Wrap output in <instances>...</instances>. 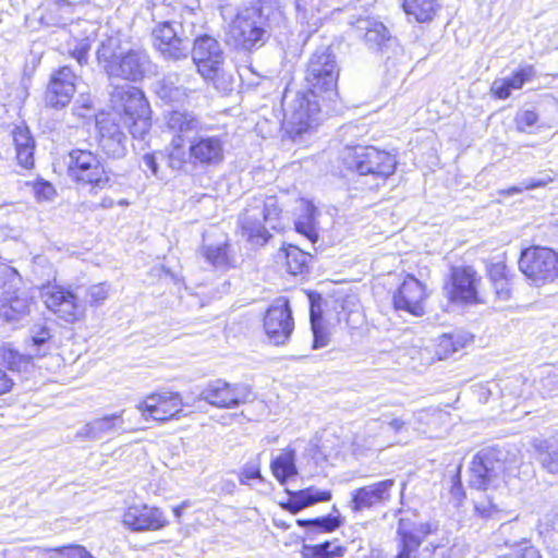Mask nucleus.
Masks as SVG:
<instances>
[{
    "mask_svg": "<svg viewBox=\"0 0 558 558\" xmlns=\"http://www.w3.org/2000/svg\"><path fill=\"white\" fill-rule=\"evenodd\" d=\"M110 286L106 282L82 287H64L47 283L40 288V299L58 318L74 323L84 317L86 303L90 306L102 304L109 296Z\"/></svg>",
    "mask_w": 558,
    "mask_h": 558,
    "instance_id": "f257e3e1",
    "label": "nucleus"
},
{
    "mask_svg": "<svg viewBox=\"0 0 558 558\" xmlns=\"http://www.w3.org/2000/svg\"><path fill=\"white\" fill-rule=\"evenodd\" d=\"M97 59L109 77L137 82L153 73L154 64L143 48L123 50L120 40L110 37L97 49Z\"/></svg>",
    "mask_w": 558,
    "mask_h": 558,
    "instance_id": "f03ea898",
    "label": "nucleus"
},
{
    "mask_svg": "<svg viewBox=\"0 0 558 558\" xmlns=\"http://www.w3.org/2000/svg\"><path fill=\"white\" fill-rule=\"evenodd\" d=\"M113 109L135 138H144L151 128L149 105L137 87L124 84L110 94Z\"/></svg>",
    "mask_w": 558,
    "mask_h": 558,
    "instance_id": "7ed1b4c3",
    "label": "nucleus"
},
{
    "mask_svg": "<svg viewBox=\"0 0 558 558\" xmlns=\"http://www.w3.org/2000/svg\"><path fill=\"white\" fill-rule=\"evenodd\" d=\"M280 213L276 196L253 197L247 208L239 217L242 234L254 244H265L270 238L268 228L281 229Z\"/></svg>",
    "mask_w": 558,
    "mask_h": 558,
    "instance_id": "20e7f679",
    "label": "nucleus"
},
{
    "mask_svg": "<svg viewBox=\"0 0 558 558\" xmlns=\"http://www.w3.org/2000/svg\"><path fill=\"white\" fill-rule=\"evenodd\" d=\"M195 17L193 11H186L182 15L180 33L170 22L160 23L154 28V46L165 59L179 61L187 58L190 51L189 39L195 35Z\"/></svg>",
    "mask_w": 558,
    "mask_h": 558,
    "instance_id": "39448f33",
    "label": "nucleus"
},
{
    "mask_svg": "<svg viewBox=\"0 0 558 558\" xmlns=\"http://www.w3.org/2000/svg\"><path fill=\"white\" fill-rule=\"evenodd\" d=\"M340 69L336 56L329 47L318 48L310 58L305 81L308 89L323 99L335 100L338 96L337 83Z\"/></svg>",
    "mask_w": 558,
    "mask_h": 558,
    "instance_id": "423d86ee",
    "label": "nucleus"
},
{
    "mask_svg": "<svg viewBox=\"0 0 558 558\" xmlns=\"http://www.w3.org/2000/svg\"><path fill=\"white\" fill-rule=\"evenodd\" d=\"M319 96L310 89L296 93L291 99L288 94L283 96L284 120L289 132L300 135L318 124L320 120Z\"/></svg>",
    "mask_w": 558,
    "mask_h": 558,
    "instance_id": "0eeeda50",
    "label": "nucleus"
},
{
    "mask_svg": "<svg viewBox=\"0 0 558 558\" xmlns=\"http://www.w3.org/2000/svg\"><path fill=\"white\" fill-rule=\"evenodd\" d=\"M502 452L487 448L476 453L471 462L469 485L478 490H496L505 484L506 463Z\"/></svg>",
    "mask_w": 558,
    "mask_h": 558,
    "instance_id": "6e6552de",
    "label": "nucleus"
},
{
    "mask_svg": "<svg viewBox=\"0 0 558 558\" xmlns=\"http://www.w3.org/2000/svg\"><path fill=\"white\" fill-rule=\"evenodd\" d=\"M229 34L244 50L262 47L267 39V29L260 9L248 7L238 12L230 24Z\"/></svg>",
    "mask_w": 558,
    "mask_h": 558,
    "instance_id": "1a4fd4ad",
    "label": "nucleus"
},
{
    "mask_svg": "<svg viewBox=\"0 0 558 558\" xmlns=\"http://www.w3.org/2000/svg\"><path fill=\"white\" fill-rule=\"evenodd\" d=\"M519 268L537 286L558 279V253L545 246H530L521 252Z\"/></svg>",
    "mask_w": 558,
    "mask_h": 558,
    "instance_id": "9d476101",
    "label": "nucleus"
},
{
    "mask_svg": "<svg viewBox=\"0 0 558 558\" xmlns=\"http://www.w3.org/2000/svg\"><path fill=\"white\" fill-rule=\"evenodd\" d=\"M347 163L349 169L356 171L360 175H372L374 179L385 181L393 174L397 159L386 150L366 146L355 147L347 157Z\"/></svg>",
    "mask_w": 558,
    "mask_h": 558,
    "instance_id": "9b49d317",
    "label": "nucleus"
},
{
    "mask_svg": "<svg viewBox=\"0 0 558 558\" xmlns=\"http://www.w3.org/2000/svg\"><path fill=\"white\" fill-rule=\"evenodd\" d=\"M68 175L77 184L105 189L109 184V175L100 158L89 150L73 149L69 153Z\"/></svg>",
    "mask_w": 558,
    "mask_h": 558,
    "instance_id": "f8f14e48",
    "label": "nucleus"
},
{
    "mask_svg": "<svg viewBox=\"0 0 558 558\" xmlns=\"http://www.w3.org/2000/svg\"><path fill=\"white\" fill-rule=\"evenodd\" d=\"M191 54L197 73L205 81L215 82L222 73L225 51L215 37L195 31Z\"/></svg>",
    "mask_w": 558,
    "mask_h": 558,
    "instance_id": "ddd939ff",
    "label": "nucleus"
},
{
    "mask_svg": "<svg viewBox=\"0 0 558 558\" xmlns=\"http://www.w3.org/2000/svg\"><path fill=\"white\" fill-rule=\"evenodd\" d=\"M264 329L275 345L289 341L294 330V319L287 299L279 298L269 306L264 317Z\"/></svg>",
    "mask_w": 558,
    "mask_h": 558,
    "instance_id": "4468645a",
    "label": "nucleus"
},
{
    "mask_svg": "<svg viewBox=\"0 0 558 558\" xmlns=\"http://www.w3.org/2000/svg\"><path fill=\"white\" fill-rule=\"evenodd\" d=\"M225 145L222 136L205 131L198 136H193L189 145L190 163L199 168L219 166L225 159Z\"/></svg>",
    "mask_w": 558,
    "mask_h": 558,
    "instance_id": "2eb2a0df",
    "label": "nucleus"
},
{
    "mask_svg": "<svg viewBox=\"0 0 558 558\" xmlns=\"http://www.w3.org/2000/svg\"><path fill=\"white\" fill-rule=\"evenodd\" d=\"M253 399V393L246 385H231L217 379L209 383L201 392L204 400L217 408H234Z\"/></svg>",
    "mask_w": 558,
    "mask_h": 558,
    "instance_id": "dca6fc26",
    "label": "nucleus"
},
{
    "mask_svg": "<svg viewBox=\"0 0 558 558\" xmlns=\"http://www.w3.org/2000/svg\"><path fill=\"white\" fill-rule=\"evenodd\" d=\"M185 404L178 392H159L147 396L136 409L148 421L166 422L178 417Z\"/></svg>",
    "mask_w": 558,
    "mask_h": 558,
    "instance_id": "f3484780",
    "label": "nucleus"
},
{
    "mask_svg": "<svg viewBox=\"0 0 558 558\" xmlns=\"http://www.w3.org/2000/svg\"><path fill=\"white\" fill-rule=\"evenodd\" d=\"M124 526L134 532L157 531L168 524L163 512L146 504L129 506L122 517Z\"/></svg>",
    "mask_w": 558,
    "mask_h": 558,
    "instance_id": "a211bd4d",
    "label": "nucleus"
},
{
    "mask_svg": "<svg viewBox=\"0 0 558 558\" xmlns=\"http://www.w3.org/2000/svg\"><path fill=\"white\" fill-rule=\"evenodd\" d=\"M477 282V274L472 267H454L446 286L447 295L452 302L475 303L478 301Z\"/></svg>",
    "mask_w": 558,
    "mask_h": 558,
    "instance_id": "6ab92c4d",
    "label": "nucleus"
},
{
    "mask_svg": "<svg viewBox=\"0 0 558 558\" xmlns=\"http://www.w3.org/2000/svg\"><path fill=\"white\" fill-rule=\"evenodd\" d=\"M425 286L414 276L408 275L393 294V305L398 311H404L413 316H422L425 312Z\"/></svg>",
    "mask_w": 558,
    "mask_h": 558,
    "instance_id": "aec40b11",
    "label": "nucleus"
},
{
    "mask_svg": "<svg viewBox=\"0 0 558 558\" xmlns=\"http://www.w3.org/2000/svg\"><path fill=\"white\" fill-rule=\"evenodd\" d=\"M76 75L68 65L53 72L46 92L48 106L61 109L68 106L76 90Z\"/></svg>",
    "mask_w": 558,
    "mask_h": 558,
    "instance_id": "412c9836",
    "label": "nucleus"
},
{
    "mask_svg": "<svg viewBox=\"0 0 558 558\" xmlns=\"http://www.w3.org/2000/svg\"><path fill=\"white\" fill-rule=\"evenodd\" d=\"M165 125L171 140L191 141L205 131L201 118L192 111L171 110L165 114Z\"/></svg>",
    "mask_w": 558,
    "mask_h": 558,
    "instance_id": "4be33fe9",
    "label": "nucleus"
},
{
    "mask_svg": "<svg viewBox=\"0 0 558 558\" xmlns=\"http://www.w3.org/2000/svg\"><path fill=\"white\" fill-rule=\"evenodd\" d=\"M123 413L124 410L89 421L76 432V438L84 441H97L105 437H111L114 434L122 433L124 423Z\"/></svg>",
    "mask_w": 558,
    "mask_h": 558,
    "instance_id": "5701e85b",
    "label": "nucleus"
},
{
    "mask_svg": "<svg viewBox=\"0 0 558 558\" xmlns=\"http://www.w3.org/2000/svg\"><path fill=\"white\" fill-rule=\"evenodd\" d=\"M393 486L395 481L388 478L354 489L351 493V509L353 511H361L377 504L385 502L390 498V490Z\"/></svg>",
    "mask_w": 558,
    "mask_h": 558,
    "instance_id": "b1692460",
    "label": "nucleus"
},
{
    "mask_svg": "<svg viewBox=\"0 0 558 558\" xmlns=\"http://www.w3.org/2000/svg\"><path fill=\"white\" fill-rule=\"evenodd\" d=\"M99 146L102 151L112 158H121L126 153V136L116 118L104 120L99 123Z\"/></svg>",
    "mask_w": 558,
    "mask_h": 558,
    "instance_id": "393cba45",
    "label": "nucleus"
},
{
    "mask_svg": "<svg viewBox=\"0 0 558 558\" xmlns=\"http://www.w3.org/2000/svg\"><path fill=\"white\" fill-rule=\"evenodd\" d=\"M32 298L25 291L5 292L0 303V317L17 322L31 312Z\"/></svg>",
    "mask_w": 558,
    "mask_h": 558,
    "instance_id": "a878e982",
    "label": "nucleus"
},
{
    "mask_svg": "<svg viewBox=\"0 0 558 558\" xmlns=\"http://www.w3.org/2000/svg\"><path fill=\"white\" fill-rule=\"evenodd\" d=\"M179 83L180 77L177 73L168 74L154 84V92L165 102L184 104L194 89Z\"/></svg>",
    "mask_w": 558,
    "mask_h": 558,
    "instance_id": "bb28decb",
    "label": "nucleus"
},
{
    "mask_svg": "<svg viewBox=\"0 0 558 558\" xmlns=\"http://www.w3.org/2000/svg\"><path fill=\"white\" fill-rule=\"evenodd\" d=\"M534 76L535 70L533 65L522 66L511 77L496 78L492 84L490 92L498 99H507L512 90L521 89Z\"/></svg>",
    "mask_w": 558,
    "mask_h": 558,
    "instance_id": "cd10ccee",
    "label": "nucleus"
},
{
    "mask_svg": "<svg viewBox=\"0 0 558 558\" xmlns=\"http://www.w3.org/2000/svg\"><path fill=\"white\" fill-rule=\"evenodd\" d=\"M449 413L437 410H421L414 414V427L430 438L440 437L442 426L449 423Z\"/></svg>",
    "mask_w": 558,
    "mask_h": 558,
    "instance_id": "c85d7f7f",
    "label": "nucleus"
},
{
    "mask_svg": "<svg viewBox=\"0 0 558 558\" xmlns=\"http://www.w3.org/2000/svg\"><path fill=\"white\" fill-rule=\"evenodd\" d=\"M12 137L19 163L26 169L33 167L35 143L28 129L16 126L12 132Z\"/></svg>",
    "mask_w": 558,
    "mask_h": 558,
    "instance_id": "c756f323",
    "label": "nucleus"
},
{
    "mask_svg": "<svg viewBox=\"0 0 558 558\" xmlns=\"http://www.w3.org/2000/svg\"><path fill=\"white\" fill-rule=\"evenodd\" d=\"M331 499L330 492L318 490L314 487H308L290 494L287 508L292 513H298L302 509L310 507L319 501H328Z\"/></svg>",
    "mask_w": 558,
    "mask_h": 558,
    "instance_id": "7c9ffc66",
    "label": "nucleus"
},
{
    "mask_svg": "<svg viewBox=\"0 0 558 558\" xmlns=\"http://www.w3.org/2000/svg\"><path fill=\"white\" fill-rule=\"evenodd\" d=\"M301 214L295 221V230L300 234L306 236L312 243L318 240L316 229V217L318 215L317 208L312 202L302 199L300 204Z\"/></svg>",
    "mask_w": 558,
    "mask_h": 558,
    "instance_id": "2f4dec72",
    "label": "nucleus"
},
{
    "mask_svg": "<svg viewBox=\"0 0 558 558\" xmlns=\"http://www.w3.org/2000/svg\"><path fill=\"white\" fill-rule=\"evenodd\" d=\"M402 8L408 16L418 23L430 22L440 9L439 0H403Z\"/></svg>",
    "mask_w": 558,
    "mask_h": 558,
    "instance_id": "473e14b6",
    "label": "nucleus"
},
{
    "mask_svg": "<svg viewBox=\"0 0 558 558\" xmlns=\"http://www.w3.org/2000/svg\"><path fill=\"white\" fill-rule=\"evenodd\" d=\"M533 448L536 459L548 473H558V441L548 439H534Z\"/></svg>",
    "mask_w": 558,
    "mask_h": 558,
    "instance_id": "72a5a7b5",
    "label": "nucleus"
},
{
    "mask_svg": "<svg viewBox=\"0 0 558 558\" xmlns=\"http://www.w3.org/2000/svg\"><path fill=\"white\" fill-rule=\"evenodd\" d=\"M203 255L216 268L227 269L235 265L234 256L227 242L204 246Z\"/></svg>",
    "mask_w": 558,
    "mask_h": 558,
    "instance_id": "f704fd0d",
    "label": "nucleus"
},
{
    "mask_svg": "<svg viewBox=\"0 0 558 558\" xmlns=\"http://www.w3.org/2000/svg\"><path fill=\"white\" fill-rule=\"evenodd\" d=\"M347 548L333 542H324L318 545H303V558H336L342 557Z\"/></svg>",
    "mask_w": 558,
    "mask_h": 558,
    "instance_id": "c9c22d12",
    "label": "nucleus"
},
{
    "mask_svg": "<svg viewBox=\"0 0 558 558\" xmlns=\"http://www.w3.org/2000/svg\"><path fill=\"white\" fill-rule=\"evenodd\" d=\"M287 270L291 275H301L307 269V263L312 257L311 254L295 245L289 244L283 248Z\"/></svg>",
    "mask_w": 558,
    "mask_h": 558,
    "instance_id": "e433bc0d",
    "label": "nucleus"
},
{
    "mask_svg": "<svg viewBox=\"0 0 558 558\" xmlns=\"http://www.w3.org/2000/svg\"><path fill=\"white\" fill-rule=\"evenodd\" d=\"M270 469L274 476L280 483H284L288 477L296 474L294 453L292 451L281 452L271 461Z\"/></svg>",
    "mask_w": 558,
    "mask_h": 558,
    "instance_id": "4c0bfd02",
    "label": "nucleus"
},
{
    "mask_svg": "<svg viewBox=\"0 0 558 558\" xmlns=\"http://www.w3.org/2000/svg\"><path fill=\"white\" fill-rule=\"evenodd\" d=\"M398 535L399 553L395 558H415L422 544V538L414 534V532L404 530L402 524L398 529Z\"/></svg>",
    "mask_w": 558,
    "mask_h": 558,
    "instance_id": "58836bf2",
    "label": "nucleus"
},
{
    "mask_svg": "<svg viewBox=\"0 0 558 558\" xmlns=\"http://www.w3.org/2000/svg\"><path fill=\"white\" fill-rule=\"evenodd\" d=\"M360 23L363 24L360 28L365 29L364 39L369 47H380L390 39V33L381 22L364 20Z\"/></svg>",
    "mask_w": 558,
    "mask_h": 558,
    "instance_id": "ea45409f",
    "label": "nucleus"
},
{
    "mask_svg": "<svg viewBox=\"0 0 558 558\" xmlns=\"http://www.w3.org/2000/svg\"><path fill=\"white\" fill-rule=\"evenodd\" d=\"M43 354L44 353H40L39 350L36 352L29 350L27 354H20L11 348H1L0 362L7 364L12 371H22L23 368H26L34 356H40Z\"/></svg>",
    "mask_w": 558,
    "mask_h": 558,
    "instance_id": "a19ab883",
    "label": "nucleus"
},
{
    "mask_svg": "<svg viewBox=\"0 0 558 558\" xmlns=\"http://www.w3.org/2000/svg\"><path fill=\"white\" fill-rule=\"evenodd\" d=\"M168 150V166L172 170H182L190 163L189 148H185L184 141L171 140Z\"/></svg>",
    "mask_w": 558,
    "mask_h": 558,
    "instance_id": "79ce46f5",
    "label": "nucleus"
},
{
    "mask_svg": "<svg viewBox=\"0 0 558 558\" xmlns=\"http://www.w3.org/2000/svg\"><path fill=\"white\" fill-rule=\"evenodd\" d=\"M468 341L465 336L460 333H444L438 339V351L439 359H446L448 355L457 352L459 349L463 348Z\"/></svg>",
    "mask_w": 558,
    "mask_h": 558,
    "instance_id": "37998d69",
    "label": "nucleus"
},
{
    "mask_svg": "<svg viewBox=\"0 0 558 558\" xmlns=\"http://www.w3.org/2000/svg\"><path fill=\"white\" fill-rule=\"evenodd\" d=\"M298 525L300 526H310L318 531L323 532H332L340 525V520L338 517H320L312 520H296Z\"/></svg>",
    "mask_w": 558,
    "mask_h": 558,
    "instance_id": "c03bdc74",
    "label": "nucleus"
},
{
    "mask_svg": "<svg viewBox=\"0 0 558 558\" xmlns=\"http://www.w3.org/2000/svg\"><path fill=\"white\" fill-rule=\"evenodd\" d=\"M551 178L549 175H545L542 178H530L523 180L519 185L511 186L508 190L500 191L504 195H514L518 193H521L526 190H534L537 187H542L547 185L549 182H551Z\"/></svg>",
    "mask_w": 558,
    "mask_h": 558,
    "instance_id": "a18cd8bd",
    "label": "nucleus"
},
{
    "mask_svg": "<svg viewBox=\"0 0 558 558\" xmlns=\"http://www.w3.org/2000/svg\"><path fill=\"white\" fill-rule=\"evenodd\" d=\"M434 558H465L466 549L463 544L454 543L450 547L432 545Z\"/></svg>",
    "mask_w": 558,
    "mask_h": 558,
    "instance_id": "49530a36",
    "label": "nucleus"
},
{
    "mask_svg": "<svg viewBox=\"0 0 558 558\" xmlns=\"http://www.w3.org/2000/svg\"><path fill=\"white\" fill-rule=\"evenodd\" d=\"M537 121L538 116L533 110H524L515 119L518 130L525 133H533Z\"/></svg>",
    "mask_w": 558,
    "mask_h": 558,
    "instance_id": "de8ad7c7",
    "label": "nucleus"
},
{
    "mask_svg": "<svg viewBox=\"0 0 558 558\" xmlns=\"http://www.w3.org/2000/svg\"><path fill=\"white\" fill-rule=\"evenodd\" d=\"M311 324L313 330V349L325 348L329 343V336L322 327L320 322L315 317L314 312L311 313Z\"/></svg>",
    "mask_w": 558,
    "mask_h": 558,
    "instance_id": "09e8293b",
    "label": "nucleus"
},
{
    "mask_svg": "<svg viewBox=\"0 0 558 558\" xmlns=\"http://www.w3.org/2000/svg\"><path fill=\"white\" fill-rule=\"evenodd\" d=\"M253 478H262L260 462L258 458L245 463L239 477L240 483L243 485H248L250 481Z\"/></svg>",
    "mask_w": 558,
    "mask_h": 558,
    "instance_id": "8fccbe9b",
    "label": "nucleus"
},
{
    "mask_svg": "<svg viewBox=\"0 0 558 558\" xmlns=\"http://www.w3.org/2000/svg\"><path fill=\"white\" fill-rule=\"evenodd\" d=\"M54 551L59 554L58 558H95L93 555L81 545H70L56 548Z\"/></svg>",
    "mask_w": 558,
    "mask_h": 558,
    "instance_id": "3c124183",
    "label": "nucleus"
},
{
    "mask_svg": "<svg viewBox=\"0 0 558 558\" xmlns=\"http://www.w3.org/2000/svg\"><path fill=\"white\" fill-rule=\"evenodd\" d=\"M493 289L495 292L496 301L507 302L511 299V284L510 279L506 278L504 280L493 281Z\"/></svg>",
    "mask_w": 558,
    "mask_h": 558,
    "instance_id": "603ef678",
    "label": "nucleus"
},
{
    "mask_svg": "<svg viewBox=\"0 0 558 558\" xmlns=\"http://www.w3.org/2000/svg\"><path fill=\"white\" fill-rule=\"evenodd\" d=\"M90 50V44L87 38L77 43V45L69 50V53L77 61L80 65L87 63V54Z\"/></svg>",
    "mask_w": 558,
    "mask_h": 558,
    "instance_id": "864d4df0",
    "label": "nucleus"
},
{
    "mask_svg": "<svg viewBox=\"0 0 558 558\" xmlns=\"http://www.w3.org/2000/svg\"><path fill=\"white\" fill-rule=\"evenodd\" d=\"M93 109V99L88 94H82L76 99L74 106V113L78 117L85 118Z\"/></svg>",
    "mask_w": 558,
    "mask_h": 558,
    "instance_id": "5fc2aeb1",
    "label": "nucleus"
},
{
    "mask_svg": "<svg viewBox=\"0 0 558 558\" xmlns=\"http://www.w3.org/2000/svg\"><path fill=\"white\" fill-rule=\"evenodd\" d=\"M50 330L46 327L38 326L32 330V344L31 348H39L44 345L50 339Z\"/></svg>",
    "mask_w": 558,
    "mask_h": 558,
    "instance_id": "6e6d98bb",
    "label": "nucleus"
},
{
    "mask_svg": "<svg viewBox=\"0 0 558 558\" xmlns=\"http://www.w3.org/2000/svg\"><path fill=\"white\" fill-rule=\"evenodd\" d=\"M490 282L509 278L507 266L504 262L492 263L487 267Z\"/></svg>",
    "mask_w": 558,
    "mask_h": 558,
    "instance_id": "4d7b16f0",
    "label": "nucleus"
},
{
    "mask_svg": "<svg viewBox=\"0 0 558 558\" xmlns=\"http://www.w3.org/2000/svg\"><path fill=\"white\" fill-rule=\"evenodd\" d=\"M450 495H451V498L453 499V501L456 504V507L460 506V504L462 502V500L465 497V494H464V490H463V486L461 484L460 472L459 471L452 477Z\"/></svg>",
    "mask_w": 558,
    "mask_h": 558,
    "instance_id": "13d9d810",
    "label": "nucleus"
},
{
    "mask_svg": "<svg viewBox=\"0 0 558 558\" xmlns=\"http://www.w3.org/2000/svg\"><path fill=\"white\" fill-rule=\"evenodd\" d=\"M141 166L144 168V170H149L154 177H159V167L157 163V159L154 154H145L142 157Z\"/></svg>",
    "mask_w": 558,
    "mask_h": 558,
    "instance_id": "bf43d9fd",
    "label": "nucleus"
},
{
    "mask_svg": "<svg viewBox=\"0 0 558 558\" xmlns=\"http://www.w3.org/2000/svg\"><path fill=\"white\" fill-rule=\"evenodd\" d=\"M383 424H387L395 433H399L405 427L407 422L399 417L384 415Z\"/></svg>",
    "mask_w": 558,
    "mask_h": 558,
    "instance_id": "052dcab7",
    "label": "nucleus"
},
{
    "mask_svg": "<svg viewBox=\"0 0 558 558\" xmlns=\"http://www.w3.org/2000/svg\"><path fill=\"white\" fill-rule=\"evenodd\" d=\"M499 558H542V556L536 548L525 547L520 555L513 554L508 556H501Z\"/></svg>",
    "mask_w": 558,
    "mask_h": 558,
    "instance_id": "680f3d73",
    "label": "nucleus"
},
{
    "mask_svg": "<svg viewBox=\"0 0 558 558\" xmlns=\"http://www.w3.org/2000/svg\"><path fill=\"white\" fill-rule=\"evenodd\" d=\"M13 379L0 368V396L9 392L12 389Z\"/></svg>",
    "mask_w": 558,
    "mask_h": 558,
    "instance_id": "e2e57ef3",
    "label": "nucleus"
},
{
    "mask_svg": "<svg viewBox=\"0 0 558 558\" xmlns=\"http://www.w3.org/2000/svg\"><path fill=\"white\" fill-rule=\"evenodd\" d=\"M35 192L38 196H43L45 199H49L54 193V190L49 183H38L35 186Z\"/></svg>",
    "mask_w": 558,
    "mask_h": 558,
    "instance_id": "0e129e2a",
    "label": "nucleus"
},
{
    "mask_svg": "<svg viewBox=\"0 0 558 558\" xmlns=\"http://www.w3.org/2000/svg\"><path fill=\"white\" fill-rule=\"evenodd\" d=\"M494 508H495V506L493 505V502L490 500L487 504H476L475 505V511L481 517H490L494 511Z\"/></svg>",
    "mask_w": 558,
    "mask_h": 558,
    "instance_id": "69168bd1",
    "label": "nucleus"
},
{
    "mask_svg": "<svg viewBox=\"0 0 558 558\" xmlns=\"http://www.w3.org/2000/svg\"><path fill=\"white\" fill-rule=\"evenodd\" d=\"M556 515H551L550 519H548L546 522L539 521L537 527L539 531V534L548 533L550 529L554 527Z\"/></svg>",
    "mask_w": 558,
    "mask_h": 558,
    "instance_id": "338daca9",
    "label": "nucleus"
},
{
    "mask_svg": "<svg viewBox=\"0 0 558 558\" xmlns=\"http://www.w3.org/2000/svg\"><path fill=\"white\" fill-rule=\"evenodd\" d=\"M433 531H434L433 524H430V523H421L415 529V532H416L415 534L417 536H418V534L420 535H427V534H430Z\"/></svg>",
    "mask_w": 558,
    "mask_h": 558,
    "instance_id": "774afa93",
    "label": "nucleus"
}]
</instances>
